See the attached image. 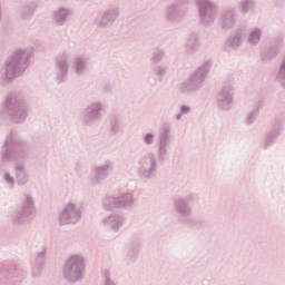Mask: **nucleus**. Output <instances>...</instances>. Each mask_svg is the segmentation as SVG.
Wrapping results in <instances>:
<instances>
[{
	"mask_svg": "<svg viewBox=\"0 0 285 285\" xmlns=\"http://www.w3.org/2000/svg\"><path fill=\"white\" fill-rule=\"evenodd\" d=\"M21 209L29 210L31 215H35V213H37V204L35 203V196H32V194H23Z\"/></svg>",
	"mask_w": 285,
	"mask_h": 285,
	"instance_id": "30",
	"label": "nucleus"
},
{
	"mask_svg": "<svg viewBox=\"0 0 285 285\" xmlns=\"http://www.w3.org/2000/svg\"><path fill=\"white\" fill-rule=\"evenodd\" d=\"M278 55H279V49L272 48L263 55V61H273V59H277Z\"/></svg>",
	"mask_w": 285,
	"mask_h": 285,
	"instance_id": "40",
	"label": "nucleus"
},
{
	"mask_svg": "<svg viewBox=\"0 0 285 285\" xmlns=\"http://www.w3.org/2000/svg\"><path fill=\"white\" fill-rule=\"evenodd\" d=\"M264 37V29L262 27H254L248 30L245 41L249 48H257Z\"/></svg>",
	"mask_w": 285,
	"mask_h": 285,
	"instance_id": "27",
	"label": "nucleus"
},
{
	"mask_svg": "<svg viewBox=\"0 0 285 285\" xmlns=\"http://www.w3.org/2000/svg\"><path fill=\"white\" fill-rule=\"evenodd\" d=\"M165 17L167 21H181L186 17V9L181 3H174L167 9Z\"/></svg>",
	"mask_w": 285,
	"mask_h": 285,
	"instance_id": "26",
	"label": "nucleus"
},
{
	"mask_svg": "<svg viewBox=\"0 0 285 285\" xmlns=\"http://www.w3.org/2000/svg\"><path fill=\"white\" fill-rule=\"evenodd\" d=\"M238 11L240 12V14L257 12V4L253 0H243L238 3Z\"/></svg>",
	"mask_w": 285,
	"mask_h": 285,
	"instance_id": "32",
	"label": "nucleus"
},
{
	"mask_svg": "<svg viewBox=\"0 0 285 285\" xmlns=\"http://www.w3.org/2000/svg\"><path fill=\"white\" fill-rule=\"evenodd\" d=\"M167 157H161L158 149L157 153L149 150L142 154L137 160L136 175L138 179L141 181L155 179L159 173V161H165Z\"/></svg>",
	"mask_w": 285,
	"mask_h": 285,
	"instance_id": "3",
	"label": "nucleus"
},
{
	"mask_svg": "<svg viewBox=\"0 0 285 285\" xmlns=\"http://www.w3.org/2000/svg\"><path fill=\"white\" fill-rule=\"evenodd\" d=\"M242 46H244V28H238L227 38L225 48L227 50H239Z\"/></svg>",
	"mask_w": 285,
	"mask_h": 285,
	"instance_id": "25",
	"label": "nucleus"
},
{
	"mask_svg": "<svg viewBox=\"0 0 285 285\" xmlns=\"http://www.w3.org/2000/svg\"><path fill=\"white\" fill-rule=\"evenodd\" d=\"M116 197L118 199L119 208H131V206H135V203L137 202V199H135V193L132 191L118 189L116 191Z\"/></svg>",
	"mask_w": 285,
	"mask_h": 285,
	"instance_id": "28",
	"label": "nucleus"
},
{
	"mask_svg": "<svg viewBox=\"0 0 285 285\" xmlns=\"http://www.w3.org/2000/svg\"><path fill=\"white\" fill-rule=\"evenodd\" d=\"M202 45L199 43V35L189 33L185 40V52L187 55H197Z\"/></svg>",
	"mask_w": 285,
	"mask_h": 285,
	"instance_id": "29",
	"label": "nucleus"
},
{
	"mask_svg": "<svg viewBox=\"0 0 285 285\" xmlns=\"http://www.w3.org/2000/svg\"><path fill=\"white\" fill-rule=\"evenodd\" d=\"M104 102L92 101L86 106L80 112V121L83 126H95L101 119Z\"/></svg>",
	"mask_w": 285,
	"mask_h": 285,
	"instance_id": "10",
	"label": "nucleus"
},
{
	"mask_svg": "<svg viewBox=\"0 0 285 285\" xmlns=\"http://www.w3.org/2000/svg\"><path fill=\"white\" fill-rule=\"evenodd\" d=\"M154 75L159 79H164V77H166V67L161 65L156 66L154 68Z\"/></svg>",
	"mask_w": 285,
	"mask_h": 285,
	"instance_id": "42",
	"label": "nucleus"
},
{
	"mask_svg": "<svg viewBox=\"0 0 285 285\" xmlns=\"http://www.w3.org/2000/svg\"><path fill=\"white\" fill-rule=\"evenodd\" d=\"M90 66V58L86 55H77L73 58L72 70L77 77H83L88 72Z\"/></svg>",
	"mask_w": 285,
	"mask_h": 285,
	"instance_id": "24",
	"label": "nucleus"
},
{
	"mask_svg": "<svg viewBox=\"0 0 285 285\" xmlns=\"http://www.w3.org/2000/svg\"><path fill=\"white\" fill-rule=\"evenodd\" d=\"M35 14V8L32 7H24L21 12L22 19H30Z\"/></svg>",
	"mask_w": 285,
	"mask_h": 285,
	"instance_id": "44",
	"label": "nucleus"
},
{
	"mask_svg": "<svg viewBox=\"0 0 285 285\" xmlns=\"http://www.w3.org/2000/svg\"><path fill=\"white\" fill-rule=\"evenodd\" d=\"M180 115H190L193 112V107L190 105H180L178 108Z\"/></svg>",
	"mask_w": 285,
	"mask_h": 285,
	"instance_id": "45",
	"label": "nucleus"
},
{
	"mask_svg": "<svg viewBox=\"0 0 285 285\" xmlns=\"http://www.w3.org/2000/svg\"><path fill=\"white\" fill-rule=\"evenodd\" d=\"M40 249L31 256V276L33 278L41 277L43 267L46 266V255H48V248L43 243H38Z\"/></svg>",
	"mask_w": 285,
	"mask_h": 285,
	"instance_id": "15",
	"label": "nucleus"
},
{
	"mask_svg": "<svg viewBox=\"0 0 285 285\" xmlns=\"http://www.w3.org/2000/svg\"><path fill=\"white\" fill-rule=\"evenodd\" d=\"M33 219L35 215L26 209H17L10 215L12 226H28V224H32Z\"/></svg>",
	"mask_w": 285,
	"mask_h": 285,
	"instance_id": "22",
	"label": "nucleus"
},
{
	"mask_svg": "<svg viewBox=\"0 0 285 285\" xmlns=\"http://www.w3.org/2000/svg\"><path fill=\"white\" fill-rule=\"evenodd\" d=\"M197 202V194L189 193L174 199V212L180 222H189L193 217V206Z\"/></svg>",
	"mask_w": 285,
	"mask_h": 285,
	"instance_id": "6",
	"label": "nucleus"
},
{
	"mask_svg": "<svg viewBox=\"0 0 285 285\" xmlns=\"http://www.w3.org/2000/svg\"><path fill=\"white\" fill-rule=\"evenodd\" d=\"M234 99L235 89L232 86H225L223 90L216 95L214 106H216L220 112H228L233 108Z\"/></svg>",
	"mask_w": 285,
	"mask_h": 285,
	"instance_id": "12",
	"label": "nucleus"
},
{
	"mask_svg": "<svg viewBox=\"0 0 285 285\" xmlns=\"http://www.w3.org/2000/svg\"><path fill=\"white\" fill-rule=\"evenodd\" d=\"M165 57L166 52L164 51V49H155L150 57L151 66H157L158 63H161Z\"/></svg>",
	"mask_w": 285,
	"mask_h": 285,
	"instance_id": "36",
	"label": "nucleus"
},
{
	"mask_svg": "<svg viewBox=\"0 0 285 285\" xmlns=\"http://www.w3.org/2000/svg\"><path fill=\"white\" fill-rule=\"evenodd\" d=\"M170 132H173V126L164 124L156 146L160 157H168V150H170V144L173 142V135Z\"/></svg>",
	"mask_w": 285,
	"mask_h": 285,
	"instance_id": "16",
	"label": "nucleus"
},
{
	"mask_svg": "<svg viewBox=\"0 0 285 285\" xmlns=\"http://www.w3.org/2000/svg\"><path fill=\"white\" fill-rule=\"evenodd\" d=\"M30 153V147L21 137L11 132L7 136L2 149L0 151V159L2 161L13 164L16 175V184L19 186H27L30 181V175L26 170V160Z\"/></svg>",
	"mask_w": 285,
	"mask_h": 285,
	"instance_id": "1",
	"label": "nucleus"
},
{
	"mask_svg": "<svg viewBox=\"0 0 285 285\" xmlns=\"http://www.w3.org/2000/svg\"><path fill=\"white\" fill-rule=\"evenodd\" d=\"M62 277L68 284H79L86 277V256L81 253L69 255L62 266Z\"/></svg>",
	"mask_w": 285,
	"mask_h": 285,
	"instance_id": "5",
	"label": "nucleus"
},
{
	"mask_svg": "<svg viewBox=\"0 0 285 285\" xmlns=\"http://www.w3.org/2000/svg\"><path fill=\"white\" fill-rule=\"evenodd\" d=\"M126 224V217L121 214H111L105 216L101 222L100 226L107 230H112V233H119V229L124 227Z\"/></svg>",
	"mask_w": 285,
	"mask_h": 285,
	"instance_id": "18",
	"label": "nucleus"
},
{
	"mask_svg": "<svg viewBox=\"0 0 285 285\" xmlns=\"http://www.w3.org/2000/svg\"><path fill=\"white\" fill-rule=\"evenodd\" d=\"M115 170V163L110 159L91 168V175L89 176V183L92 186H100L102 181L112 175Z\"/></svg>",
	"mask_w": 285,
	"mask_h": 285,
	"instance_id": "9",
	"label": "nucleus"
},
{
	"mask_svg": "<svg viewBox=\"0 0 285 285\" xmlns=\"http://www.w3.org/2000/svg\"><path fill=\"white\" fill-rule=\"evenodd\" d=\"M23 269L13 266L0 273V285L14 284V279H23Z\"/></svg>",
	"mask_w": 285,
	"mask_h": 285,
	"instance_id": "21",
	"label": "nucleus"
},
{
	"mask_svg": "<svg viewBox=\"0 0 285 285\" xmlns=\"http://www.w3.org/2000/svg\"><path fill=\"white\" fill-rule=\"evenodd\" d=\"M275 81L285 90V55L276 70Z\"/></svg>",
	"mask_w": 285,
	"mask_h": 285,
	"instance_id": "33",
	"label": "nucleus"
},
{
	"mask_svg": "<svg viewBox=\"0 0 285 285\" xmlns=\"http://www.w3.org/2000/svg\"><path fill=\"white\" fill-rule=\"evenodd\" d=\"M30 66V53L28 50H18L14 55L7 60L4 67L1 69V77L3 81L10 83L17 79V77H21L28 67Z\"/></svg>",
	"mask_w": 285,
	"mask_h": 285,
	"instance_id": "4",
	"label": "nucleus"
},
{
	"mask_svg": "<svg viewBox=\"0 0 285 285\" xmlns=\"http://www.w3.org/2000/svg\"><path fill=\"white\" fill-rule=\"evenodd\" d=\"M196 6L202 26H213L217 14H219V7L210 0H197Z\"/></svg>",
	"mask_w": 285,
	"mask_h": 285,
	"instance_id": "8",
	"label": "nucleus"
},
{
	"mask_svg": "<svg viewBox=\"0 0 285 285\" xmlns=\"http://www.w3.org/2000/svg\"><path fill=\"white\" fill-rule=\"evenodd\" d=\"M155 134L153 132H146V134H142L141 136V139L145 144V146H154L155 145Z\"/></svg>",
	"mask_w": 285,
	"mask_h": 285,
	"instance_id": "41",
	"label": "nucleus"
},
{
	"mask_svg": "<svg viewBox=\"0 0 285 285\" xmlns=\"http://www.w3.org/2000/svg\"><path fill=\"white\" fill-rule=\"evenodd\" d=\"M2 183L9 190H14V186H17V178L10 174V171H4L1 175Z\"/></svg>",
	"mask_w": 285,
	"mask_h": 285,
	"instance_id": "35",
	"label": "nucleus"
},
{
	"mask_svg": "<svg viewBox=\"0 0 285 285\" xmlns=\"http://www.w3.org/2000/svg\"><path fill=\"white\" fill-rule=\"evenodd\" d=\"M102 208L105 210H108V212L119 208V202L117 199V191H115L114 194H109V195L104 197Z\"/></svg>",
	"mask_w": 285,
	"mask_h": 285,
	"instance_id": "31",
	"label": "nucleus"
},
{
	"mask_svg": "<svg viewBox=\"0 0 285 285\" xmlns=\"http://www.w3.org/2000/svg\"><path fill=\"white\" fill-rule=\"evenodd\" d=\"M110 130L114 135H119V132H124L122 124L119 119L115 118L111 120Z\"/></svg>",
	"mask_w": 285,
	"mask_h": 285,
	"instance_id": "38",
	"label": "nucleus"
},
{
	"mask_svg": "<svg viewBox=\"0 0 285 285\" xmlns=\"http://www.w3.org/2000/svg\"><path fill=\"white\" fill-rule=\"evenodd\" d=\"M102 285H117V282L112 278V272L109 269L102 272Z\"/></svg>",
	"mask_w": 285,
	"mask_h": 285,
	"instance_id": "39",
	"label": "nucleus"
},
{
	"mask_svg": "<svg viewBox=\"0 0 285 285\" xmlns=\"http://www.w3.org/2000/svg\"><path fill=\"white\" fill-rule=\"evenodd\" d=\"M1 115H6L13 124H23L28 119V101L19 92H10L2 102Z\"/></svg>",
	"mask_w": 285,
	"mask_h": 285,
	"instance_id": "2",
	"label": "nucleus"
},
{
	"mask_svg": "<svg viewBox=\"0 0 285 285\" xmlns=\"http://www.w3.org/2000/svg\"><path fill=\"white\" fill-rule=\"evenodd\" d=\"M70 17H72V10L66 7H59L51 13L52 22L59 27L66 26L70 21Z\"/></svg>",
	"mask_w": 285,
	"mask_h": 285,
	"instance_id": "23",
	"label": "nucleus"
},
{
	"mask_svg": "<svg viewBox=\"0 0 285 285\" xmlns=\"http://www.w3.org/2000/svg\"><path fill=\"white\" fill-rule=\"evenodd\" d=\"M208 72H210L209 60L199 65L196 70L190 73L188 79L198 90H202V88H204V83L206 82V77H208Z\"/></svg>",
	"mask_w": 285,
	"mask_h": 285,
	"instance_id": "17",
	"label": "nucleus"
},
{
	"mask_svg": "<svg viewBox=\"0 0 285 285\" xmlns=\"http://www.w3.org/2000/svg\"><path fill=\"white\" fill-rule=\"evenodd\" d=\"M218 23L222 30H233L237 26V11L233 8L220 11Z\"/></svg>",
	"mask_w": 285,
	"mask_h": 285,
	"instance_id": "20",
	"label": "nucleus"
},
{
	"mask_svg": "<svg viewBox=\"0 0 285 285\" xmlns=\"http://www.w3.org/2000/svg\"><path fill=\"white\" fill-rule=\"evenodd\" d=\"M178 90L181 95H193V92H199L189 78L178 86Z\"/></svg>",
	"mask_w": 285,
	"mask_h": 285,
	"instance_id": "34",
	"label": "nucleus"
},
{
	"mask_svg": "<svg viewBox=\"0 0 285 285\" xmlns=\"http://www.w3.org/2000/svg\"><path fill=\"white\" fill-rule=\"evenodd\" d=\"M81 204L76 200L66 203L59 212V222L61 226H75L81 222Z\"/></svg>",
	"mask_w": 285,
	"mask_h": 285,
	"instance_id": "7",
	"label": "nucleus"
},
{
	"mask_svg": "<svg viewBox=\"0 0 285 285\" xmlns=\"http://www.w3.org/2000/svg\"><path fill=\"white\" fill-rule=\"evenodd\" d=\"M264 108V99L258 98L256 100H253L252 102V110L259 114V110Z\"/></svg>",
	"mask_w": 285,
	"mask_h": 285,
	"instance_id": "43",
	"label": "nucleus"
},
{
	"mask_svg": "<svg viewBox=\"0 0 285 285\" xmlns=\"http://www.w3.org/2000/svg\"><path fill=\"white\" fill-rule=\"evenodd\" d=\"M119 19V8L111 7L105 10H101L97 13L94 23L98 28H111L115 26V21Z\"/></svg>",
	"mask_w": 285,
	"mask_h": 285,
	"instance_id": "14",
	"label": "nucleus"
},
{
	"mask_svg": "<svg viewBox=\"0 0 285 285\" xmlns=\"http://www.w3.org/2000/svg\"><path fill=\"white\" fill-rule=\"evenodd\" d=\"M55 70L57 83H66L70 75V52L62 51L56 57Z\"/></svg>",
	"mask_w": 285,
	"mask_h": 285,
	"instance_id": "11",
	"label": "nucleus"
},
{
	"mask_svg": "<svg viewBox=\"0 0 285 285\" xmlns=\"http://www.w3.org/2000/svg\"><path fill=\"white\" fill-rule=\"evenodd\" d=\"M144 243L141 238H132L127 247V254L125 255V263L130 266L137 263L139 259V254L141 253V248Z\"/></svg>",
	"mask_w": 285,
	"mask_h": 285,
	"instance_id": "19",
	"label": "nucleus"
},
{
	"mask_svg": "<svg viewBox=\"0 0 285 285\" xmlns=\"http://www.w3.org/2000/svg\"><path fill=\"white\" fill-rule=\"evenodd\" d=\"M282 132H284V122L274 120L265 132V137L261 142V148L263 150H268V148L275 146L279 137H282Z\"/></svg>",
	"mask_w": 285,
	"mask_h": 285,
	"instance_id": "13",
	"label": "nucleus"
},
{
	"mask_svg": "<svg viewBox=\"0 0 285 285\" xmlns=\"http://www.w3.org/2000/svg\"><path fill=\"white\" fill-rule=\"evenodd\" d=\"M181 117H184V115L181 114V111H178V112L175 115L176 121H181Z\"/></svg>",
	"mask_w": 285,
	"mask_h": 285,
	"instance_id": "46",
	"label": "nucleus"
},
{
	"mask_svg": "<svg viewBox=\"0 0 285 285\" xmlns=\"http://www.w3.org/2000/svg\"><path fill=\"white\" fill-rule=\"evenodd\" d=\"M259 117V114H257V111H253V109H250L244 119V124L245 126H253V124L255 121H257V118Z\"/></svg>",
	"mask_w": 285,
	"mask_h": 285,
	"instance_id": "37",
	"label": "nucleus"
}]
</instances>
